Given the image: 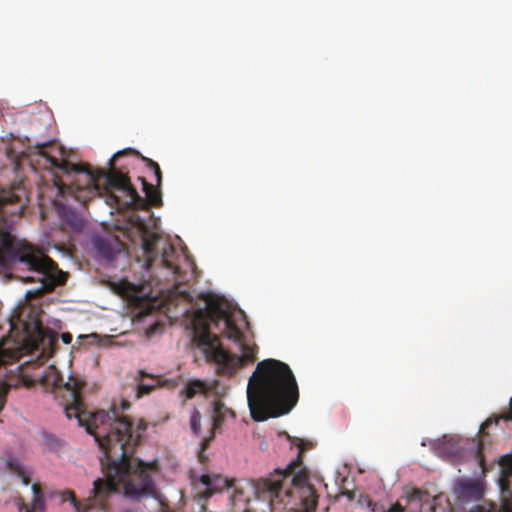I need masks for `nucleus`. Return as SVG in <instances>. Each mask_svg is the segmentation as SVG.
<instances>
[{
  "label": "nucleus",
  "instance_id": "1",
  "mask_svg": "<svg viewBox=\"0 0 512 512\" xmlns=\"http://www.w3.org/2000/svg\"><path fill=\"white\" fill-rule=\"evenodd\" d=\"M193 496L206 500L227 490L232 512H251L252 497L267 502L271 512H315L318 494L309 483L301 454L285 468H276L267 477L234 483L220 474L190 475Z\"/></svg>",
  "mask_w": 512,
  "mask_h": 512
},
{
  "label": "nucleus",
  "instance_id": "2",
  "mask_svg": "<svg viewBox=\"0 0 512 512\" xmlns=\"http://www.w3.org/2000/svg\"><path fill=\"white\" fill-rule=\"evenodd\" d=\"M27 193L20 186L0 189V267L3 269L26 268L31 276L28 281L38 282L39 287L29 290L27 298H37L52 292L67 280V273L40 249L19 242L9 228L15 217H20L27 206Z\"/></svg>",
  "mask_w": 512,
  "mask_h": 512
},
{
  "label": "nucleus",
  "instance_id": "3",
  "mask_svg": "<svg viewBox=\"0 0 512 512\" xmlns=\"http://www.w3.org/2000/svg\"><path fill=\"white\" fill-rule=\"evenodd\" d=\"M299 399L298 385L288 364L273 358L257 363L249 378L247 400L257 422L289 413Z\"/></svg>",
  "mask_w": 512,
  "mask_h": 512
},
{
  "label": "nucleus",
  "instance_id": "4",
  "mask_svg": "<svg viewBox=\"0 0 512 512\" xmlns=\"http://www.w3.org/2000/svg\"><path fill=\"white\" fill-rule=\"evenodd\" d=\"M47 148V144L37 147V153L35 159L31 160V165L37 166L39 169L58 170L67 177L73 176L70 183H65L58 173L54 175V185L62 195H71L81 203L96 197L100 191L99 183H97L100 170L92 171L81 164L71 163L62 157L58 158L55 153L62 156L61 147H53L49 151Z\"/></svg>",
  "mask_w": 512,
  "mask_h": 512
},
{
  "label": "nucleus",
  "instance_id": "5",
  "mask_svg": "<svg viewBox=\"0 0 512 512\" xmlns=\"http://www.w3.org/2000/svg\"><path fill=\"white\" fill-rule=\"evenodd\" d=\"M143 185V191L146 198H142L131 184L127 172L113 167V162L107 172L98 171V181L100 191L96 196L105 195L106 203L116 209H136L144 210L149 205L158 206L162 203L161 194L154 186L140 178Z\"/></svg>",
  "mask_w": 512,
  "mask_h": 512
},
{
  "label": "nucleus",
  "instance_id": "6",
  "mask_svg": "<svg viewBox=\"0 0 512 512\" xmlns=\"http://www.w3.org/2000/svg\"><path fill=\"white\" fill-rule=\"evenodd\" d=\"M230 313L222 303L215 299H209L205 308L195 310L192 318V332L194 344L204 353V356L221 343L217 335L211 333L210 324L218 325L225 320Z\"/></svg>",
  "mask_w": 512,
  "mask_h": 512
},
{
  "label": "nucleus",
  "instance_id": "7",
  "mask_svg": "<svg viewBox=\"0 0 512 512\" xmlns=\"http://www.w3.org/2000/svg\"><path fill=\"white\" fill-rule=\"evenodd\" d=\"M238 343L242 351L241 357L224 350L221 343L205 356L208 362L215 364L218 375L233 376L239 368L256 360V347L245 344L243 340Z\"/></svg>",
  "mask_w": 512,
  "mask_h": 512
},
{
  "label": "nucleus",
  "instance_id": "8",
  "mask_svg": "<svg viewBox=\"0 0 512 512\" xmlns=\"http://www.w3.org/2000/svg\"><path fill=\"white\" fill-rule=\"evenodd\" d=\"M141 241L146 257L147 269H151L152 266L159 262L161 266L169 270L173 275H180V267L172 260L176 252L171 244L163 242L162 248L159 249L161 237L156 233L149 232L146 228L143 231Z\"/></svg>",
  "mask_w": 512,
  "mask_h": 512
},
{
  "label": "nucleus",
  "instance_id": "9",
  "mask_svg": "<svg viewBox=\"0 0 512 512\" xmlns=\"http://www.w3.org/2000/svg\"><path fill=\"white\" fill-rule=\"evenodd\" d=\"M444 500L443 494L431 496L427 491L412 488L406 496L392 505L391 512H436Z\"/></svg>",
  "mask_w": 512,
  "mask_h": 512
},
{
  "label": "nucleus",
  "instance_id": "10",
  "mask_svg": "<svg viewBox=\"0 0 512 512\" xmlns=\"http://www.w3.org/2000/svg\"><path fill=\"white\" fill-rule=\"evenodd\" d=\"M501 476L499 478V485L501 489V496L505 505H503L498 511L490 510L484 506H475L471 512H504L505 510L512 511V508L508 505L512 503V455H504L500 459Z\"/></svg>",
  "mask_w": 512,
  "mask_h": 512
},
{
  "label": "nucleus",
  "instance_id": "11",
  "mask_svg": "<svg viewBox=\"0 0 512 512\" xmlns=\"http://www.w3.org/2000/svg\"><path fill=\"white\" fill-rule=\"evenodd\" d=\"M455 493L462 502L480 501L484 496V488L476 480L460 481L455 486Z\"/></svg>",
  "mask_w": 512,
  "mask_h": 512
},
{
  "label": "nucleus",
  "instance_id": "12",
  "mask_svg": "<svg viewBox=\"0 0 512 512\" xmlns=\"http://www.w3.org/2000/svg\"><path fill=\"white\" fill-rule=\"evenodd\" d=\"M94 247L102 258L111 261L121 251L122 243L116 237H96Z\"/></svg>",
  "mask_w": 512,
  "mask_h": 512
},
{
  "label": "nucleus",
  "instance_id": "13",
  "mask_svg": "<svg viewBox=\"0 0 512 512\" xmlns=\"http://www.w3.org/2000/svg\"><path fill=\"white\" fill-rule=\"evenodd\" d=\"M211 413V428L209 433L216 434L217 431L222 429V426L227 418H235V413L232 409L228 408L221 400H215L212 403Z\"/></svg>",
  "mask_w": 512,
  "mask_h": 512
},
{
  "label": "nucleus",
  "instance_id": "14",
  "mask_svg": "<svg viewBox=\"0 0 512 512\" xmlns=\"http://www.w3.org/2000/svg\"><path fill=\"white\" fill-rule=\"evenodd\" d=\"M128 155L134 156L136 158H140L146 164V166L149 169L153 170V172L155 174V177H156V186L159 187L161 185V182H162V172H161V169H160V166L158 165V163L153 161L150 158H147V157L141 155V153L139 151H137V150H134L132 148H126V149H124L122 151H118L109 160V164L113 162V167H115L117 161L121 157L128 156Z\"/></svg>",
  "mask_w": 512,
  "mask_h": 512
},
{
  "label": "nucleus",
  "instance_id": "15",
  "mask_svg": "<svg viewBox=\"0 0 512 512\" xmlns=\"http://www.w3.org/2000/svg\"><path fill=\"white\" fill-rule=\"evenodd\" d=\"M33 498L31 505H26L23 501L19 506V512H44L46 508L45 498L40 484L32 485Z\"/></svg>",
  "mask_w": 512,
  "mask_h": 512
},
{
  "label": "nucleus",
  "instance_id": "16",
  "mask_svg": "<svg viewBox=\"0 0 512 512\" xmlns=\"http://www.w3.org/2000/svg\"><path fill=\"white\" fill-rule=\"evenodd\" d=\"M224 324H225V336L238 343V342H241V340H243V332L241 331V329L236 325L235 323V319L233 318V316L230 314L225 320H224Z\"/></svg>",
  "mask_w": 512,
  "mask_h": 512
},
{
  "label": "nucleus",
  "instance_id": "17",
  "mask_svg": "<svg viewBox=\"0 0 512 512\" xmlns=\"http://www.w3.org/2000/svg\"><path fill=\"white\" fill-rule=\"evenodd\" d=\"M207 391L206 383L198 379L189 381L183 389L185 399H192L197 394L206 393Z\"/></svg>",
  "mask_w": 512,
  "mask_h": 512
},
{
  "label": "nucleus",
  "instance_id": "18",
  "mask_svg": "<svg viewBox=\"0 0 512 512\" xmlns=\"http://www.w3.org/2000/svg\"><path fill=\"white\" fill-rule=\"evenodd\" d=\"M60 215L62 220L72 229L78 231L83 228V219L73 210L64 208Z\"/></svg>",
  "mask_w": 512,
  "mask_h": 512
},
{
  "label": "nucleus",
  "instance_id": "19",
  "mask_svg": "<svg viewBox=\"0 0 512 512\" xmlns=\"http://www.w3.org/2000/svg\"><path fill=\"white\" fill-rule=\"evenodd\" d=\"M189 425H190L191 432L195 436L199 437L202 433L201 414L196 407H194L190 413Z\"/></svg>",
  "mask_w": 512,
  "mask_h": 512
},
{
  "label": "nucleus",
  "instance_id": "20",
  "mask_svg": "<svg viewBox=\"0 0 512 512\" xmlns=\"http://www.w3.org/2000/svg\"><path fill=\"white\" fill-rule=\"evenodd\" d=\"M214 439H215L214 434L209 433L200 442V448H199L197 457H198V461L203 465H205L209 460V457L206 454V449L208 448V446Z\"/></svg>",
  "mask_w": 512,
  "mask_h": 512
},
{
  "label": "nucleus",
  "instance_id": "21",
  "mask_svg": "<svg viewBox=\"0 0 512 512\" xmlns=\"http://www.w3.org/2000/svg\"><path fill=\"white\" fill-rule=\"evenodd\" d=\"M7 467L11 473L18 475H22L26 470L25 467L18 460H9L7 461Z\"/></svg>",
  "mask_w": 512,
  "mask_h": 512
},
{
  "label": "nucleus",
  "instance_id": "22",
  "mask_svg": "<svg viewBox=\"0 0 512 512\" xmlns=\"http://www.w3.org/2000/svg\"><path fill=\"white\" fill-rule=\"evenodd\" d=\"M45 446L50 451L58 452V450L61 448V443L57 438L50 435L45 438Z\"/></svg>",
  "mask_w": 512,
  "mask_h": 512
},
{
  "label": "nucleus",
  "instance_id": "23",
  "mask_svg": "<svg viewBox=\"0 0 512 512\" xmlns=\"http://www.w3.org/2000/svg\"><path fill=\"white\" fill-rule=\"evenodd\" d=\"M62 502L70 501L74 507H78L76 496L72 490H65L60 493Z\"/></svg>",
  "mask_w": 512,
  "mask_h": 512
},
{
  "label": "nucleus",
  "instance_id": "24",
  "mask_svg": "<svg viewBox=\"0 0 512 512\" xmlns=\"http://www.w3.org/2000/svg\"><path fill=\"white\" fill-rule=\"evenodd\" d=\"M43 377H39L37 379H34V380H30L24 376H21V380L23 382V384L27 387H31L33 386L36 382H41L43 379ZM46 382H50V377L46 376L45 379H44Z\"/></svg>",
  "mask_w": 512,
  "mask_h": 512
},
{
  "label": "nucleus",
  "instance_id": "25",
  "mask_svg": "<svg viewBox=\"0 0 512 512\" xmlns=\"http://www.w3.org/2000/svg\"><path fill=\"white\" fill-rule=\"evenodd\" d=\"M153 389L152 385H146L144 383H140L138 385V396L148 394Z\"/></svg>",
  "mask_w": 512,
  "mask_h": 512
},
{
  "label": "nucleus",
  "instance_id": "26",
  "mask_svg": "<svg viewBox=\"0 0 512 512\" xmlns=\"http://www.w3.org/2000/svg\"><path fill=\"white\" fill-rule=\"evenodd\" d=\"M18 477L22 480L24 485H28L30 483L29 473L25 470L22 475H18Z\"/></svg>",
  "mask_w": 512,
  "mask_h": 512
},
{
  "label": "nucleus",
  "instance_id": "27",
  "mask_svg": "<svg viewBox=\"0 0 512 512\" xmlns=\"http://www.w3.org/2000/svg\"><path fill=\"white\" fill-rule=\"evenodd\" d=\"M61 339L65 344H70L72 341V336L69 333H63L61 335Z\"/></svg>",
  "mask_w": 512,
  "mask_h": 512
},
{
  "label": "nucleus",
  "instance_id": "28",
  "mask_svg": "<svg viewBox=\"0 0 512 512\" xmlns=\"http://www.w3.org/2000/svg\"><path fill=\"white\" fill-rule=\"evenodd\" d=\"M239 315L241 317V320L245 323V325H248L249 323H248V321L246 319V315L244 314V312L240 310L239 311Z\"/></svg>",
  "mask_w": 512,
  "mask_h": 512
},
{
  "label": "nucleus",
  "instance_id": "29",
  "mask_svg": "<svg viewBox=\"0 0 512 512\" xmlns=\"http://www.w3.org/2000/svg\"><path fill=\"white\" fill-rule=\"evenodd\" d=\"M436 512H445V508L442 506V503L440 506H436Z\"/></svg>",
  "mask_w": 512,
  "mask_h": 512
},
{
  "label": "nucleus",
  "instance_id": "30",
  "mask_svg": "<svg viewBox=\"0 0 512 512\" xmlns=\"http://www.w3.org/2000/svg\"><path fill=\"white\" fill-rule=\"evenodd\" d=\"M489 424H490V421L487 420L484 424H482L481 429L484 430Z\"/></svg>",
  "mask_w": 512,
  "mask_h": 512
},
{
  "label": "nucleus",
  "instance_id": "31",
  "mask_svg": "<svg viewBox=\"0 0 512 512\" xmlns=\"http://www.w3.org/2000/svg\"><path fill=\"white\" fill-rule=\"evenodd\" d=\"M508 419H512V397H511V402H510V415H509Z\"/></svg>",
  "mask_w": 512,
  "mask_h": 512
},
{
  "label": "nucleus",
  "instance_id": "32",
  "mask_svg": "<svg viewBox=\"0 0 512 512\" xmlns=\"http://www.w3.org/2000/svg\"><path fill=\"white\" fill-rule=\"evenodd\" d=\"M139 374H140L141 376L146 375L143 371H140V372H139Z\"/></svg>",
  "mask_w": 512,
  "mask_h": 512
},
{
  "label": "nucleus",
  "instance_id": "33",
  "mask_svg": "<svg viewBox=\"0 0 512 512\" xmlns=\"http://www.w3.org/2000/svg\"><path fill=\"white\" fill-rule=\"evenodd\" d=\"M477 455L480 456V448L477 450Z\"/></svg>",
  "mask_w": 512,
  "mask_h": 512
},
{
  "label": "nucleus",
  "instance_id": "34",
  "mask_svg": "<svg viewBox=\"0 0 512 512\" xmlns=\"http://www.w3.org/2000/svg\"><path fill=\"white\" fill-rule=\"evenodd\" d=\"M504 512H512V511H510V510H505Z\"/></svg>",
  "mask_w": 512,
  "mask_h": 512
}]
</instances>
